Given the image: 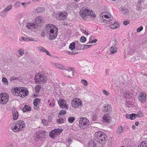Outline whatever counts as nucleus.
I'll use <instances>...</instances> for the list:
<instances>
[{"label": "nucleus", "instance_id": "43", "mask_svg": "<svg viewBox=\"0 0 147 147\" xmlns=\"http://www.w3.org/2000/svg\"><path fill=\"white\" fill-rule=\"evenodd\" d=\"M57 122L58 123L61 124L63 123L64 122V120L63 118H60L57 120Z\"/></svg>", "mask_w": 147, "mask_h": 147}, {"label": "nucleus", "instance_id": "39", "mask_svg": "<svg viewBox=\"0 0 147 147\" xmlns=\"http://www.w3.org/2000/svg\"><path fill=\"white\" fill-rule=\"evenodd\" d=\"M69 122L70 123H72L75 120V118L74 117H69L68 119Z\"/></svg>", "mask_w": 147, "mask_h": 147}, {"label": "nucleus", "instance_id": "42", "mask_svg": "<svg viewBox=\"0 0 147 147\" xmlns=\"http://www.w3.org/2000/svg\"><path fill=\"white\" fill-rule=\"evenodd\" d=\"M41 87L39 85H37L35 86V90L36 93H38L40 90Z\"/></svg>", "mask_w": 147, "mask_h": 147}, {"label": "nucleus", "instance_id": "64", "mask_svg": "<svg viewBox=\"0 0 147 147\" xmlns=\"http://www.w3.org/2000/svg\"><path fill=\"white\" fill-rule=\"evenodd\" d=\"M21 4L24 6L26 7V6H27V5H28V3H26L22 2V3Z\"/></svg>", "mask_w": 147, "mask_h": 147}, {"label": "nucleus", "instance_id": "33", "mask_svg": "<svg viewBox=\"0 0 147 147\" xmlns=\"http://www.w3.org/2000/svg\"><path fill=\"white\" fill-rule=\"evenodd\" d=\"M22 87H17L15 88L14 89H13V91L15 92L16 93H17L18 94V95H19V92L20 91V89H21Z\"/></svg>", "mask_w": 147, "mask_h": 147}, {"label": "nucleus", "instance_id": "36", "mask_svg": "<svg viewBox=\"0 0 147 147\" xmlns=\"http://www.w3.org/2000/svg\"><path fill=\"white\" fill-rule=\"evenodd\" d=\"M19 79V77H14L12 76L10 78V82H12L14 80H18Z\"/></svg>", "mask_w": 147, "mask_h": 147}, {"label": "nucleus", "instance_id": "27", "mask_svg": "<svg viewBox=\"0 0 147 147\" xmlns=\"http://www.w3.org/2000/svg\"><path fill=\"white\" fill-rule=\"evenodd\" d=\"M138 147H147V142L144 141L139 145Z\"/></svg>", "mask_w": 147, "mask_h": 147}, {"label": "nucleus", "instance_id": "10", "mask_svg": "<svg viewBox=\"0 0 147 147\" xmlns=\"http://www.w3.org/2000/svg\"><path fill=\"white\" fill-rule=\"evenodd\" d=\"M58 104L60 107L62 109H67L68 108V106L66 104V101L63 99H61L59 100L58 101Z\"/></svg>", "mask_w": 147, "mask_h": 147}, {"label": "nucleus", "instance_id": "15", "mask_svg": "<svg viewBox=\"0 0 147 147\" xmlns=\"http://www.w3.org/2000/svg\"><path fill=\"white\" fill-rule=\"evenodd\" d=\"M104 112H107L111 111L112 108L111 106L109 104H105L104 105Z\"/></svg>", "mask_w": 147, "mask_h": 147}, {"label": "nucleus", "instance_id": "57", "mask_svg": "<svg viewBox=\"0 0 147 147\" xmlns=\"http://www.w3.org/2000/svg\"><path fill=\"white\" fill-rule=\"evenodd\" d=\"M73 69H74V68H69L68 69H65V70L68 71L69 72L70 71H73L74 70H73Z\"/></svg>", "mask_w": 147, "mask_h": 147}, {"label": "nucleus", "instance_id": "41", "mask_svg": "<svg viewBox=\"0 0 147 147\" xmlns=\"http://www.w3.org/2000/svg\"><path fill=\"white\" fill-rule=\"evenodd\" d=\"M123 131L122 127L121 126H119L117 129V132L119 133H121Z\"/></svg>", "mask_w": 147, "mask_h": 147}, {"label": "nucleus", "instance_id": "9", "mask_svg": "<svg viewBox=\"0 0 147 147\" xmlns=\"http://www.w3.org/2000/svg\"><path fill=\"white\" fill-rule=\"evenodd\" d=\"M28 94V92L27 88L24 87H22L20 91L19 92V95L21 97H23L25 96H27Z\"/></svg>", "mask_w": 147, "mask_h": 147}, {"label": "nucleus", "instance_id": "50", "mask_svg": "<svg viewBox=\"0 0 147 147\" xmlns=\"http://www.w3.org/2000/svg\"><path fill=\"white\" fill-rule=\"evenodd\" d=\"M46 49L42 47H40L39 48V50L42 52H45Z\"/></svg>", "mask_w": 147, "mask_h": 147}, {"label": "nucleus", "instance_id": "62", "mask_svg": "<svg viewBox=\"0 0 147 147\" xmlns=\"http://www.w3.org/2000/svg\"><path fill=\"white\" fill-rule=\"evenodd\" d=\"M129 23V21H124L123 22V24L125 25H127Z\"/></svg>", "mask_w": 147, "mask_h": 147}, {"label": "nucleus", "instance_id": "16", "mask_svg": "<svg viewBox=\"0 0 147 147\" xmlns=\"http://www.w3.org/2000/svg\"><path fill=\"white\" fill-rule=\"evenodd\" d=\"M61 12H59L57 13L55 15V17L56 19L58 20H63L65 19V16L63 15V16H62L63 18H61V16H62L61 14Z\"/></svg>", "mask_w": 147, "mask_h": 147}, {"label": "nucleus", "instance_id": "3", "mask_svg": "<svg viewBox=\"0 0 147 147\" xmlns=\"http://www.w3.org/2000/svg\"><path fill=\"white\" fill-rule=\"evenodd\" d=\"M25 127L24 122L22 120H20L14 123L11 127L12 130L15 132L22 130Z\"/></svg>", "mask_w": 147, "mask_h": 147}, {"label": "nucleus", "instance_id": "40", "mask_svg": "<svg viewBox=\"0 0 147 147\" xmlns=\"http://www.w3.org/2000/svg\"><path fill=\"white\" fill-rule=\"evenodd\" d=\"M137 115V116L140 117H141L144 115V114H143L142 112L141 111H139Z\"/></svg>", "mask_w": 147, "mask_h": 147}, {"label": "nucleus", "instance_id": "13", "mask_svg": "<svg viewBox=\"0 0 147 147\" xmlns=\"http://www.w3.org/2000/svg\"><path fill=\"white\" fill-rule=\"evenodd\" d=\"M146 95L144 93H141L138 98L140 101L142 103H144L146 100Z\"/></svg>", "mask_w": 147, "mask_h": 147}, {"label": "nucleus", "instance_id": "46", "mask_svg": "<svg viewBox=\"0 0 147 147\" xmlns=\"http://www.w3.org/2000/svg\"><path fill=\"white\" fill-rule=\"evenodd\" d=\"M86 40V38L84 36H81L80 39V41L82 42H84Z\"/></svg>", "mask_w": 147, "mask_h": 147}, {"label": "nucleus", "instance_id": "52", "mask_svg": "<svg viewBox=\"0 0 147 147\" xmlns=\"http://www.w3.org/2000/svg\"><path fill=\"white\" fill-rule=\"evenodd\" d=\"M102 92L104 94L107 96H108L109 94V92H107L105 90H103L102 91Z\"/></svg>", "mask_w": 147, "mask_h": 147}, {"label": "nucleus", "instance_id": "56", "mask_svg": "<svg viewBox=\"0 0 147 147\" xmlns=\"http://www.w3.org/2000/svg\"><path fill=\"white\" fill-rule=\"evenodd\" d=\"M72 140L71 138V137H69L67 140L68 142L70 144L72 142Z\"/></svg>", "mask_w": 147, "mask_h": 147}, {"label": "nucleus", "instance_id": "2", "mask_svg": "<svg viewBox=\"0 0 147 147\" xmlns=\"http://www.w3.org/2000/svg\"><path fill=\"white\" fill-rule=\"evenodd\" d=\"M107 136L102 131H98L95 133L94 140L98 143L104 144L107 141Z\"/></svg>", "mask_w": 147, "mask_h": 147}, {"label": "nucleus", "instance_id": "48", "mask_svg": "<svg viewBox=\"0 0 147 147\" xmlns=\"http://www.w3.org/2000/svg\"><path fill=\"white\" fill-rule=\"evenodd\" d=\"M81 82L85 86H87L88 84V83L87 81L85 80H81Z\"/></svg>", "mask_w": 147, "mask_h": 147}, {"label": "nucleus", "instance_id": "38", "mask_svg": "<svg viewBox=\"0 0 147 147\" xmlns=\"http://www.w3.org/2000/svg\"><path fill=\"white\" fill-rule=\"evenodd\" d=\"M89 145L90 146H93V147H96L97 144L96 142H94V141H92L90 142Z\"/></svg>", "mask_w": 147, "mask_h": 147}, {"label": "nucleus", "instance_id": "54", "mask_svg": "<svg viewBox=\"0 0 147 147\" xmlns=\"http://www.w3.org/2000/svg\"><path fill=\"white\" fill-rule=\"evenodd\" d=\"M112 42L113 43V44L114 45V46H117L118 42L116 40H113Z\"/></svg>", "mask_w": 147, "mask_h": 147}, {"label": "nucleus", "instance_id": "1", "mask_svg": "<svg viewBox=\"0 0 147 147\" xmlns=\"http://www.w3.org/2000/svg\"><path fill=\"white\" fill-rule=\"evenodd\" d=\"M57 29L54 25L49 24L46 26L45 32L46 34L49 35L50 39L53 40L55 39L57 36Z\"/></svg>", "mask_w": 147, "mask_h": 147}, {"label": "nucleus", "instance_id": "44", "mask_svg": "<svg viewBox=\"0 0 147 147\" xmlns=\"http://www.w3.org/2000/svg\"><path fill=\"white\" fill-rule=\"evenodd\" d=\"M2 81L5 83V84L6 85H8V82L7 79L5 77H3L2 79Z\"/></svg>", "mask_w": 147, "mask_h": 147}, {"label": "nucleus", "instance_id": "23", "mask_svg": "<svg viewBox=\"0 0 147 147\" xmlns=\"http://www.w3.org/2000/svg\"><path fill=\"white\" fill-rule=\"evenodd\" d=\"M117 46H113L110 48V54H113L115 53L117 51Z\"/></svg>", "mask_w": 147, "mask_h": 147}, {"label": "nucleus", "instance_id": "22", "mask_svg": "<svg viewBox=\"0 0 147 147\" xmlns=\"http://www.w3.org/2000/svg\"><path fill=\"white\" fill-rule=\"evenodd\" d=\"M58 135L54 130H52L49 133V136L51 138L54 139Z\"/></svg>", "mask_w": 147, "mask_h": 147}, {"label": "nucleus", "instance_id": "24", "mask_svg": "<svg viewBox=\"0 0 147 147\" xmlns=\"http://www.w3.org/2000/svg\"><path fill=\"white\" fill-rule=\"evenodd\" d=\"M31 107L30 106H28L26 105L23 108L22 111L24 112L30 111L31 110Z\"/></svg>", "mask_w": 147, "mask_h": 147}, {"label": "nucleus", "instance_id": "58", "mask_svg": "<svg viewBox=\"0 0 147 147\" xmlns=\"http://www.w3.org/2000/svg\"><path fill=\"white\" fill-rule=\"evenodd\" d=\"M19 54L21 55H23L24 54V52L23 51H22L21 50H19L18 51Z\"/></svg>", "mask_w": 147, "mask_h": 147}, {"label": "nucleus", "instance_id": "18", "mask_svg": "<svg viewBox=\"0 0 147 147\" xmlns=\"http://www.w3.org/2000/svg\"><path fill=\"white\" fill-rule=\"evenodd\" d=\"M120 12L124 15L127 14L129 12L128 9L125 8L123 6L121 7L120 8Z\"/></svg>", "mask_w": 147, "mask_h": 147}, {"label": "nucleus", "instance_id": "60", "mask_svg": "<svg viewBox=\"0 0 147 147\" xmlns=\"http://www.w3.org/2000/svg\"><path fill=\"white\" fill-rule=\"evenodd\" d=\"M52 120V119L51 116H49L48 117V121L50 122Z\"/></svg>", "mask_w": 147, "mask_h": 147}, {"label": "nucleus", "instance_id": "14", "mask_svg": "<svg viewBox=\"0 0 147 147\" xmlns=\"http://www.w3.org/2000/svg\"><path fill=\"white\" fill-rule=\"evenodd\" d=\"M131 93L129 91H127L125 92L123 94V96H124L127 100H129L132 97L131 95Z\"/></svg>", "mask_w": 147, "mask_h": 147}, {"label": "nucleus", "instance_id": "26", "mask_svg": "<svg viewBox=\"0 0 147 147\" xmlns=\"http://www.w3.org/2000/svg\"><path fill=\"white\" fill-rule=\"evenodd\" d=\"M54 65L57 68L63 70L65 69V67L60 64L55 63Z\"/></svg>", "mask_w": 147, "mask_h": 147}, {"label": "nucleus", "instance_id": "6", "mask_svg": "<svg viewBox=\"0 0 147 147\" xmlns=\"http://www.w3.org/2000/svg\"><path fill=\"white\" fill-rule=\"evenodd\" d=\"M9 100V96L6 93H1L0 94V104L4 105L6 104Z\"/></svg>", "mask_w": 147, "mask_h": 147}, {"label": "nucleus", "instance_id": "17", "mask_svg": "<svg viewBox=\"0 0 147 147\" xmlns=\"http://www.w3.org/2000/svg\"><path fill=\"white\" fill-rule=\"evenodd\" d=\"M35 21V22L34 21L35 25L36 26V27H37L39 26L41 22L42 21L41 17L39 16L36 17Z\"/></svg>", "mask_w": 147, "mask_h": 147}, {"label": "nucleus", "instance_id": "63", "mask_svg": "<svg viewBox=\"0 0 147 147\" xmlns=\"http://www.w3.org/2000/svg\"><path fill=\"white\" fill-rule=\"evenodd\" d=\"M45 34H46V32H45V30L43 32H42L41 33V36L42 37H43L45 36Z\"/></svg>", "mask_w": 147, "mask_h": 147}, {"label": "nucleus", "instance_id": "53", "mask_svg": "<svg viewBox=\"0 0 147 147\" xmlns=\"http://www.w3.org/2000/svg\"><path fill=\"white\" fill-rule=\"evenodd\" d=\"M67 52L68 53V54L70 55H76V54H77L78 53V52H69L68 51Z\"/></svg>", "mask_w": 147, "mask_h": 147}, {"label": "nucleus", "instance_id": "28", "mask_svg": "<svg viewBox=\"0 0 147 147\" xmlns=\"http://www.w3.org/2000/svg\"><path fill=\"white\" fill-rule=\"evenodd\" d=\"M40 99L36 98L34 100L33 104L34 106L38 105L40 101Z\"/></svg>", "mask_w": 147, "mask_h": 147}, {"label": "nucleus", "instance_id": "61", "mask_svg": "<svg viewBox=\"0 0 147 147\" xmlns=\"http://www.w3.org/2000/svg\"><path fill=\"white\" fill-rule=\"evenodd\" d=\"M5 12L3 11V10L1 13V16L3 17H4L5 16Z\"/></svg>", "mask_w": 147, "mask_h": 147}, {"label": "nucleus", "instance_id": "55", "mask_svg": "<svg viewBox=\"0 0 147 147\" xmlns=\"http://www.w3.org/2000/svg\"><path fill=\"white\" fill-rule=\"evenodd\" d=\"M61 14H62L61 15H62V16H61V18H63L62 16H63V15H64L65 16V19H66V17H67V13H66V12H64L63 13L61 12Z\"/></svg>", "mask_w": 147, "mask_h": 147}, {"label": "nucleus", "instance_id": "25", "mask_svg": "<svg viewBox=\"0 0 147 147\" xmlns=\"http://www.w3.org/2000/svg\"><path fill=\"white\" fill-rule=\"evenodd\" d=\"M118 26L119 24L118 23L115 22L113 24L110 25V27L111 29H115L118 27Z\"/></svg>", "mask_w": 147, "mask_h": 147}, {"label": "nucleus", "instance_id": "4", "mask_svg": "<svg viewBox=\"0 0 147 147\" xmlns=\"http://www.w3.org/2000/svg\"><path fill=\"white\" fill-rule=\"evenodd\" d=\"M46 133V131L44 130H38L35 137V140L36 142L42 141V138H44L45 137Z\"/></svg>", "mask_w": 147, "mask_h": 147}, {"label": "nucleus", "instance_id": "47", "mask_svg": "<svg viewBox=\"0 0 147 147\" xmlns=\"http://www.w3.org/2000/svg\"><path fill=\"white\" fill-rule=\"evenodd\" d=\"M66 113V111L64 110H62L60 111L59 113V115H63L65 114Z\"/></svg>", "mask_w": 147, "mask_h": 147}, {"label": "nucleus", "instance_id": "32", "mask_svg": "<svg viewBox=\"0 0 147 147\" xmlns=\"http://www.w3.org/2000/svg\"><path fill=\"white\" fill-rule=\"evenodd\" d=\"M109 115H105L103 117V121L105 122H108L109 119H108Z\"/></svg>", "mask_w": 147, "mask_h": 147}, {"label": "nucleus", "instance_id": "11", "mask_svg": "<svg viewBox=\"0 0 147 147\" xmlns=\"http://www.w3.org/2000/svg\"><path fill=\"white\" fill-rule=\"evenodd\" d=\"M100 17L102 18H105L106 19H105L103 20V22L104 23H108L111 20V18L109 17L106 14H105L103 13H101L100 14Z\"/></svg>", "mask_w": 147, "mask_h": 147}, {"label": "nucleus", "instance_id": "35", "mask_svg": "<svg viewBox=\"0 0 147 147\" xmlns=\"http://www.w3.org/2000/svg\"><path fill=\"white\" fill-rule=\"evenodd\" d=\"M137 116V115L135 113H132L130 115V119L131 120H134L135 119Z\"/></svg>", "mask_w": 147, "mask_h": 147}, {"label": "nucleus", "instance_id": "31", "mask_svg": "<svg viewBox=\"0 0 147 147\" xmlns=\"http://www.w3.org/2000/svg\"><path fill=\"white\" fill-rule=\"evenodd\" d=\"M75 45L76 44L75 42H73L71 43L69 45V49L71 50H73L74 49Z\"/></svg>", "mask_w": 147, "mask_h": 147}, {"label": "nucleus", "instance_id": "30", "mask_svg": "<svg viewBox=\"0 0 147 147\" xmlns=\"http://www.w3.org/2000/svg\"><path fill=\"white\" fill-rule=\"evenodd\" d=\"M45 9L43 7H37L36 9V12L37 13H41L44 11Z\"/></svg>", "mask_w": 147, "mask_h": 147}, {"label": "nucleus", "instance_id": "19", "mask_svg": "<svg viewBox=\"0 0 147 147\" xmlns=\"http://www.w3.org/2000/svg\"><path fill=\"white\" fill-rule=\"evenodd\" d=\"M36 26L35 25L34 22H33L32 23H28L27 24L26 27L28 29H32L33 28H36Z\"/></svg>", "mask_w": 147, "mask_h": 147}, {"label": "nucleus", "instance_id": "29", "mask_svg": "<svg viewBox=\"0 0 147 147\" xmlns=\"http://www.w3.org/2000/svg\"><path fill=\"white\" fill-rule=\"evenodd\" d=\"M92 46V45H84V46L82 47H81L80 48L79 47H78V49L79 50H81V49H86Z\"/></svg>", "mask_w": 147, "mask_h": 147}, {"label": "nucleus", "instance_id": "34", "mask_svg": "<svg viewBox=\"0 0 147 147\" xmlns=\"http://www.w3.org/2000/svg\"><path fill=\"white\" fill-rule=\"evenodd\" d=\"M54 130L58 135L59 134L63 131L62 129L59 128L55 129Z\"/></svg>", "mask_w": 147, "mask_h": 147}, {"label": "nucleus", "instance_id": "20", "mask_svg": "<svg viewBox=\"0 0 147 147\" xmlns=\"http://www.w3.org/2000/svg\"><path fill=\"white\" fill-rule=\"evenodd\" d=\"M12 113L13 120H16L18 117V111L16 109H14L12 110Z\"/></svg>", "mask_w": 147, "mask_h": 147}, {"label": "nucleus", "instance_id": "5", "mask_svg": "<svg viewBox=\"0 0 147 147\" xmlns=\"http://www.w3.org/2000/svg\"><path fill=\"white\" fill-rule=\"evenodd\" d=\"M79 125L81 129H84L89 125V122L86 118L81 117L79 120Z\"/></svg>", "mask_w": 147, "mask_h": 147}, {"label": "nucleus", "instance_id": "51", "mask_svg": "<svg viewBox=\"0 0 147 147\" xmlns=\"http://www.w3.org/2000/svg\"><path fill=\"white\" fill-rule=\"evenodd\" d=\"M143 29V27L142 26H140L137 28V32H140L142 31Z\"/></svg>", "mask_w": 147, "mask_h": 147}, {"label": "nucleus", "instance_id": "12", "mask_svg": "<svg viewBox=\"0 0 147 147\" xmlns=\"http://www.w3.org/2000/svg\"><path fill=\"white\" fill-rule=\"evenodd\" d=\"M86 11H87L86 8L85 7H83L80 9V15L84 20H86Z\"/></svg>", "mask_w": 147, "mask_h": 147}, {"label": "nucleus", "instance_id": "37", "mask_svg": "<svg viewBox=\"0 0 147 147\" xmlns=\"http://www.w3.org/2000/svg\"><path fill=\"white\" fill-rule=\"evenodd\" d=\"M12 7V6L11 5H9L7 7H6L4 10H3V11L5 12H7L11 9Z\"/></svg>", "mask_w": 147, "mask_h": 147}, {"label": "nucleus", "instance_id": "7", "mask_svg": "<svg viewBox=\"0 0 147 147\" xmlns=\"http://www.w3.org/2000/svg\"><path fill=\"white\" fill-rule=\"evenodd\" d=\"M71 105L73 107L76 108L81 107L82 105V103L80 99L75 98L71 101Z\"/></svg>", "mask_w": 147, "mask_h": 147}, {"label": "nucleus", "instance_id": "8", "mask_svg": "<svg viewBox=\"0 0 147 147\" xmlns=\"http://www.w3.org/2000/svg\"><path fill=\"white\" fill-rule=\"evenodd\" d=\"M36 82L40 83L41 82L42 83H45L47 80L46 78L43 76L42 75H37L34 78Z\"/></svg>", "mask_w": 147, "mask_h": 147}, {"label": "nucleus", "instance_id": "59", "mask_svg": "<svg viewBox=\"0 0 147 147\" xmlns=\"http://www.w3.org/2000/svg\"><path fill=\"white\" fill-rule=\"evenodd\" d=\"M42 123H43L44 125H46L47 124V122L45 119H43L42 121Z\"/></svg>", "mask_w": 147, "mask_h": 147}, {"label": "nucleus", "instance_id": "21", "mask_svg": "<svg viewBox=\"0 0 147 147\" xmlns=\"http://www.w3.org/2000/svg\"><path fill=\"white\" fill-rule=\"evenodd\" d=\"M86 16H91L93 18H95L96 16L95 14H93V11L92 10H88L86 9Z\"/></svg>", "mask_w": 147, "mask_h": 147}, {"label": "nucleus", "instance_id": "49", "mask_svg": "<svg viewBox=\"0 0 147 147\" xmlns=\"http://www.w3.org/2000/svg\"><path fill=\"white\" fill-rule=\"evenodd\" d=\"M97 118V115L96 114H94L93 115L92 120L93 121H96Z\"/></svg>", "mask_w": 147, "mask_h": 147}, {"label": "nucleus", "instance_id": "45", "mask_svg": "<svg viewBox=\"0 0 147 147\" xmlns=\"http://www.w3.org/2000/svg\"><path fill=\"white\" fill-rule=\"evenodd\" d=\"M21 2L20 1H17L14 4V6L16 8H18L20 5Z\"/></svg>", "mask_w": 147, "mask_h": 147}]
</instances>
